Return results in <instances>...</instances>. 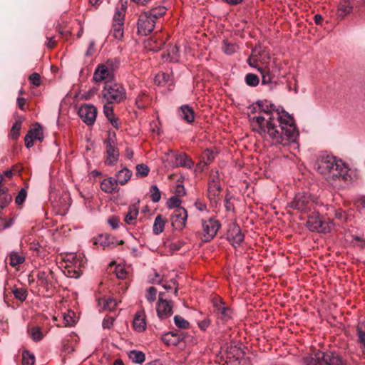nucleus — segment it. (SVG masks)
<instances>
[{
  "label": "nucleus",
  "instance_id": "obj_1",
  "mask_svg": "<svg viewBox=\"0 0 365 365\" xmlns=\"http://www.w3.org/2000/svg\"><path fill=\"white\" fill-rule=\"evenodd\" d=\"M249 110L252 129L267 145L287 146L299 137L294 118L269 101L259 100Z\"/></svg>",
  "mask_w": 365,
  "mask_h": 365
},
{
  "label": "nucleus",
  "instance_id": "obj_2",
  "mask_svg": "<svg viewBox=\"0 0 365 365\" xmlns=\"http://www.w3.org/2000/svg\"><path fill=\"white\" fill-rule=\"evenodd\" d=\"M315 167L329 183L337 185L351 181L350 169L339 159L331 155H322L316 162Z\"/></svg>",
  "mask_w": 365,
  "mask_h": 365
},
{
  "label": "nucleus",
  "instance_id": "obj_3",
  "mask_svg": "<svg viewBox=\"0 0 365 365\" xmlns=\"http://www.w3.org/2000/svg\"><path fill=\"white\" fill-rule=\"evenodd\" d=\"M318 205L317 197L307 192L296 193L293 200L288 203L289 207L303 213L315 210Z\"/></svg>",
  "mask_w": 365,
  "mask_h": 365
},
{
  "label": "nucleus",
  "instance_id": "obj_4",
  "mask_svg": "<svg viewBox=\"0 0 365 365\" xmlns=\"http://www.w3.org/2000/svg\"><path fill=\"white\" fill-rule=\"evenodd\" d=\"M304 365H343L342 360L336 352L316 351L313 355L302 359Z\"/></svg>",
  "mask_w": 365,
  "mask_h": 365
},
{
  "label": "nucleus",
  "instance_id": "obj_5",
  "mask_svg": "<svg viewBox=\"0 0 365 365\" xmlns=\"http://www.w3.org/2000/svg\"><path fill=\"white\" fill-rule=\"evenodd\" d=\"M102 101L112 104L119 103L126 97L125 88L120 84L106 81L101 91Z\"/></svg>",
  "mask_w": 365,
  "mask_h": 365
},
{
  "label": "nucleus",
  "instance_id": "obj_6",
  "mask_svg": "<svg viewBox=\"0 0 365 365\" xmlns=\"http://www.w3.org/2000/svg\"><path fill=\"white\" fill-rule=\"evenodd\" d=\"M202 230L199 237L202 242L211 241L217 235L221 227V223L215 217H208L201 220Z\"/></svg>",
  "mask_w": 365,
  "mask_h": 365
},
{
  "label": "nucleus",
  "instance_id": "obj_7",
  "mask_svg": "<svg viewBox=\"0 0 365 365\" xmlns=\"http://www.w3.org/2000/svg\"><path fill=\"white\" fill-rule=\"evenodd\" d=\"M257 71L262 76V83L263 85L275 82L277 76L279 74V69L274 58L265 65L257 67Z\"/></svg>",
  "mask_w": 365,
  "mask_h": 365
},
{
  "label": "nucleus",
  "instance_id": "obj_8",
  "mask_svg": "<svg viewBox=\"0 0 365 365\" xmlns=\"http://www.w3.org/2000/svg\"><path fill=\"white\" fill-rule=\"evenodd\" d=\"M307 227L312 232L327 233L331 230V223L322 220L318 211H314L312 215L308 216Z\"/></svg>",
  "mask_w": 365,
  "mask_h": 365
},
{
  "label": "nucleus",
  "instance_id": "obj_9",
  "mask_svg": "<svg viewBox=\"0 0 365 365\" xmlns=\"http://www.w3.org/2000/svg\"><path fill=\"white\" fill-rule=\"evenodd\" d=\"M113 77V69L111 68V65L108 61L106 64H101L97 66L93 76V80L96 83H99L103 81H108Z\"/></svg>",
  "mask_w": 365,
  "mask_h": 365
},
{
  "label": "nucleus",
  "instance_id": "obj_10",
  "mask_svg": "<svg viewBox=\"0 0 365 365\" xmlns=\"http://www.w3.org/2000/svg\"><path fill=\"white\" fill-rule=\"evenodd\" d=\"M78 115L86 124L92 125L96 119L97 109L93 105L84 104L80 107Z\"/></svg>",
  "mask_w": 365,
  "mask_h": 365
},
{
  "label": "nucleus",
  "instance_id": "obj_11",
  "mask_svg": "<svg viewBox=\"0 0 365 365\" xmlns=\"http://www.w3.org/2000/svg\"><path fill=\"white\" fill-rule=\"evenodd\" d=\"M155 21L147 14L143 12L138 18V31L140 34L147 36L152 32L155 27Z\"/></svg>",
  "mask_w": 365,
  "mask_h": 365
},
{
  "label": "nucleus",
  "instance_id": "obj_12",
  "mask_svg": "<svg viewBox=\"0 0 365 365\" xmlns=\"http://www.w3.org/2000/svg\"><path fill=\"white\" fill-rule=\"evenodd\" d=\"M156 311L161 320L169 318L173 314L172 302L163 299V293L159 294Z\"/></svg>",
  "mask_w": 365,
  "mask_h": 365
},
{
  "label": "nucleus",
  "instance_id": "obj_13",
  "mask_svg": "<svg viewBox=\"0 0 365 365\" xmlns=\"http://www.w3.org/2000/svg\"><path fill=\"white\" fill-rule=\"evenodd\" d=\"M187 217V212L185 208L174 210L173 212L171 214L170 220L175 229L182 230L186 225Z\"/></svg>",
  "mask_w": 365,
  "mask_h": 365
},
{
  "label": "nucleus",
  "instance_id": "obj_14",
  "mask_svg": "<svg viewBox=\"0 0 365 365\" xmlns=\"http://www.w3.org/2000/svg\"><path fill=\"white\" fill-rule=\"evenodd\" d=\"M227 239L235 247L239 246L242 243L244 240V235L242 233L239 225L232 224L230 226L227 233Z\"/></svg>",
  "mask_w": 365,
  "mask_h": 365
},
{
  "label": "nucleus",
  "instance_id": "obj_15",
  "mask_svg": "<svg viewBox=\"0 0 365 365\" xmlns=\"http://www.w3.org/2000/svg\"><path fill=\"white\" fill-rule=\"evenodd\" d=\"M252 53L256 55L257 62H260L262 66L265 65L273 58L271 57L269 50L267 47L262 46L261 44L255 46L252 48Z\"/></svg>",
  "mask_w": 365,
  "mask_h": 365
},
{
  "label": "nucleus",
  "instance_id": "obj_16",
  "mask_svg": "<svg viewBox=\"0 0 365 365\" xmlns=\"http://www.w3.org/2000/svg\"><path fill=\"white\" fill-rule=\"evenodd\" d=\"M71 258L74 261L75 268L74 269H71L70 266L67 265L68 276L69 277L78 278L81 274L80 267L83 266L84 263L83 257L79 255L78 256H71Z\"/></svg>",
  "mask_w": 365,
  "mask_h": 365
},
{
  "label": "nucleus",
  "instance_id": "obj_17",
  "mask_svg": "<svg viewBox=\"0 0 365 365\" xmlns=\"http://www.w3.org/2000/svg\"><path fill=\"white\" fill-rule=\"evenodd\" d=\"M133 326L136 331L142 332L146 329L145 312L143 309L138 312L133 322Z\"/></svg>",
  "mask_w": 365,
  "mask_h": 365
},
{
  "label": "nucleus",
  "instance_id": "obj_18",
  "mask_svg": "<svg viewBox=\"0 0 365 365\" xmlns=\"http://www.w3.org/2000/svg\"><path fill=\"white\" fill-rule=\"evenodd\" d=\"M227 358L239 360L243 357L245 352L242 349L236 344H230L226 347Z\"/></svg>",
  "mask_w": 365,
  "mask_h": 365
},
{
  "label": "nucleus",
  "instance_id": "obj_19",
  "mask_svg": "<svg viewBox=\"0 0 365 365\" xmlns=\"http://www.w3.org/2000/svg\"><path fill=\"white\" fill-rule=\"evenodd\" d=\"M185 334L183 332L173 334V332H168L163 336V341L168 345L178 346L183 340Z\"/></svg>",
  "mask_w": 365,
  "mask_h": 365
},
{
  "label": "nucleus",
  "instance_id": "obj_20",
  "mask_svg": "<svg viewBox=\"0 0 365 365\" xmlns=\"http://www.w3.org/2000/svg\"><path fill=\"white\" fill-rule=\"evenodd\" d=\"M106 154L105 164L110 166L115 165L119 158V151L117 147L106 146Z\"/></svg>",
  "mask_w": 365,
  "mask_h": 365
},
{
  "label": "nucleus",
  "instance_id": "obj_21",
  "mask_svg": "<svg viewBox=\"0 0 365 365\" xmlns=\"http://www.w3.org/2000/svg\"><path fill=\"white\" fill-rule=\"evenodd\" d=\"M215 308L218 317L222 320L227 321L231 318L232 310L225 307L224 303L221 302L215 303Z\"/></svg>",
  "mask_w": 365,
  "mask_h": 365
},
{
  "label": "nucleus",
  "instance_id": "obj_22",
  "mask_svg": "<svg viewBox=\"0 0 365 365\" xmlns=\"http://www.w3.org/2000/svg\"><path fill=\"white\" fill-rule=\"evenodd\" d=\"M221 190L220 185L218 182L212 180L208 184V197L212 202H216V198L219 196Z\"/></svg>",
  "mask_w": 365,
  "mask_h": 365
},
{
  "label": "nucleus",
  "instance_id": "obj_23",
  "mask_svg": "<svg viewBox=\"0 0 365 365\" xmlns=\"http://www.w3.org/2000/svg\"><path fill=\"white\" fill-rule=\"evenodd\" d=\"M180 118L188 123H192L195 120L193 109L188 105H182L180 107Z\"/></svg>",
  "mask_w": 365,
  "mask_h": 365
},
{
  "label": "nucleus",
  "instance_id": "obj_24",
  "mask_svg": "<svg viewBox=\"0 0 365 365\" xmlns=\"http://www.w3.org/2000/svg\"><path fill=\"white\" fill-rule=\"evenodd\" d=\"M215 158V154L210 149H206L202 155L201 160L197 165L199 169L203 170Z\"/></svg>",
  "mask_w": 365,
  "mask_h": 365
},
{
  "label": "nucleus",
  "instance_id": "obj_25",
  "mask_svg": "<svg viewBox=\"0 0 365 365\" xmlns=\"http://www.w3.org/2000/svg\"><path fill=\"white\" fill-rule=\"evenodd\" d=\"M101 188L106 193H112L118 190L117 181L112 178H106L101 182Z\"/></svg>",
  "mask_w": 365,
  "mask_h": 365
},
{
  "label": "nucleus",
  "instance_id": "obj_26",
  "mask_svg": "<svg viewBox=\"0 0 365 365\" xmlns=\"http://www.w3.org/2000/svg\"><path fill=\"white\" fill-rule=\"evenodd\" d=\"M132 176V171L128 169L127 168H123L120 170L116 174L117 184L125 185L126 184Z\"/></svg>",
  "mask_w": 365,
  "mask_h": 365
},
{
  "label": "nucleus",
  "instance_id": "obj_27",
  "mask_svg": "<svg viewBox=\"0 0 365 365\" xmlns=\"http://www.w3.org/2000/svg\"><path fill=\"white\" fill-rule=\"evenodd\" d=\"M53 272L49 269L38 271L36 275L37 279L43 286H48L51 284Z\"/></svg>",
  "mask_w": 365,
  "mask_h": 365
},
{
  "label": "nucleus",
  "instance_id": "obj_28",
  "mask_svg": "<svg viewBox=\"0 0 365 365\" xmlns=\"http://www.w3.org/2000/svg\"><path fill=\"white\" fill-rule=\"evenodd\" d=\"M175 162L178 165L192 168L194 165L193 161L185 153H180L175 155Z\"/></svg>",
  "mask_w": 365,
  "mask_h": 365
},
{
  "label": "nucleus",
  "instance_id": "obj_29",
  "mask_svg": "<svg viewBox=\"0 0 365 365\" xmlns=\"http://www.w3.org/2000/svg\"><path fill=\"white\" fill-rule=\"evenodd\" d=\"M179 49L177 46H170L168 49V53L163 56V58L166 61L178 62L179 60Z\"/></svg>",
  "mask_w": 365,
  "mask_h": 365
},
{
  "label": "nucleus",
  "instance_id": "obj_30",
  "mask_svg": "<svg viewBox=\"0 0 365 365\" xmlns=\"http://www.w3.org/2000/svg\"><path fill=\"white\" fill-rule=\"evenodd\" d=\"M138 212V207L137 205H130L128 207V212L124 217L125 222L128 225L133 224V222L136 219Z\"/></svg>",
  "mask_w": 365,
  "mask_h": 365
},
{
  "label": "nucleus",
  "instance_id": "obj_31",
  "mask_svg": "<svg viewBox=\"0 0 365 365\" xmlns=\"http://www.w3.org/2000/svg\"><path fill=\"white\" fill-rule=\"evenodd\" d=\"M155 82L162 86L171 85L173 83L172 76L169 73H160L156 75Z\"/></svg>",
  "mask_w": 365,
  "mask_h": 365
},
{
  "label": "nucleus",
  "instance_id": "obj_32",
  "mask_svg": "<svg viewBox=\"0 0 365 365\" xmlns=\"http://www.w3.org/2000/svg\"><path fill=\"white\" fill-rule=\"evenodd\" d=\"M129 359L135 364H142L145 361V356L141 351L131 350L128 353Z\"/></svg>",
  "mask_w": 365,
  "mask_h": 365
},
{
  "label": "nucleus",
  "instance_id": "obj_33",
  "mask_svg": "<svg viewBox=\"0 0 365 365\" xmlns=\"http://www.w3.org/2000/svg\"><path fill=\"white\" fill-rule=\"evenodd\" d=\"M352 9V6L349 0H341L338 6V14L341 16L349 14Z\"/></svg>",
  "mask_w": 365,
  "mask_h": 365
},
{
  "label": "nucleus",
  "instance_id": "obj_34",
  "mask_svg": "<svg viewBox=\"0 0 365 365\" xmlns=\"http://www.w3.org/2000/svg\"><path fill=\"white\" fill-rule=\"evenodd\" d=\"M165 220H163L160 215H157L155 219L153 232L155 235H158L160 234L165 227Z\"/></svg>",
  "mask_w": 365,
  "mask_h": 365
},
{
  "label": "nucleus",
  "instance_id": "obj_35",
  "mask_svg": "<svg viewBox=\"0 0 365 365\" xmlns=\"http://www.w3.org/2000/svg\"><path fill=\"white\" fill-rule=\"evenodd\" d=\"M113 237L107 234L100 235L93 242L94 245H100L103 247H109L113 243Z\"/></svg>",
  "mask_w": 365,
  "mask_h": 365
},
{
  "label": "nucleus",
  "instance_id": "obj_36",
  "mask_svg": "<svg viewBox=\"0 0 365 365\" xmlns=\"http://www.w3.org/2000/svg\"><path fill=\"white\" fill-rule=\"evenodd\" d=\"M166 9L164 6H158L153 8L152 9L145 11L150 17H151L153 20H156L159 17L162 16L165 14Z\"/></svg>",
  "mask_w": 365,
  "mask_h": 365
},
{
  "label": "nucleus",
  "instance_id": "obj_37",
  "mask_svg": "<svg viewBox=\"0 0 365 365\" xmlns=\"http://www.w3.org/2000/svg\"><path fill=\"white\" fill-rule=\"evenodd\" d=\"M111 34L115 39L121 40L123 36V24L113 23Z\"/></svg>",
  "mask_w": 365,
  "mask_h": 365
},
{
  "label": "nucleus",
  "instance_id": "obj_38",
  "mask_svg": "<svg viewBox=\"0 0 365 365\" xmlns=\"http://www.w3.org/2000/svg\"><path fill=\"white\" fill-rule=\"evenodd\" d=\"M10 265L16 267L24 262L25 257L16 252H13L9 256Z\"/></svg>",
  "mask_w": 365,
  "mask_h": 365
},
{
  "label": "nucleus",
  "instance_id": "obj_39",
  "mask_svg": "<svg viewBox=\"0 0 365 365\" xmlns=\"http://www.w3.org/2000/svg\"><path fill=\"white\" fill-rule=\"evenodd\" d=\"M29 132L32 135L34 139L38 140L39 141L43 140V130L38 123H36L35 125L34 128L29 130Z\"/></svg>",
  "mask_w": 365,
  "mask_h": 365
},
{
  "label": "nucleus",
  "instance_id": "obj_40",
  "mask_svg": "<svg viewBox=\"0 0 365 365\" xmlns=\"http://www.w3.org/2000/svg\"><path fill=\"white\" fill-rule=\"evenodd\" d=\"M182 200L177 196L170 197L167 201V207L169 209L178 210V208H183L181 207Z\"/></svg>",
  "mask_w": 365,
  "mask_h": 365
},
{
  "label": "nucleus",
  "instance_id": "obj_41",
  "mask_svg": "<svg viewBox=\"0 0 365 365\" xmlns=\"http://www.w3.org/2000/svg\"><path fill=\"white\" fill-rule=\"evenodd\" d=\"M357 333L359 341L363 344V346L365 348V319L359 323L357 327Z\"/></svg>",
  "mask_w": 365,
  "mask_h": 365
},
{
  "label": "nucleus",
  "instance_id": "obj_42",
  "mask_svg": "<svg viewBox=\"0 0 365 365\" xmlns=\"http://www.w3.org/2000/svg\"><path fill=\"white\" fill-rule=\"evenodd\" d=\"M245 81L247 85L252 87L257 86L259 83V79L258 76L254 73L247 74L245 76Z\"/></svg>",
  "mask_w": 365,
  "mask_h": 365
},
{
  "label": "nucleus",
  "instance_id": "obj_43",
  "mask_svg": "<svg viewBox=\"0 0 365 365\" xmlns=\"http://www.w3.org/2000/svg\"><path fill=\"white\" fill-rule=\"evenodd\" d=\"M125 7L122 4L121 9H117L113 16V23H123L124 22Z\"/></svg>",
  "mask_w": 365,
  "mask_h": 365
},
{
  "label": "nucleus",
  "instance_id": "obj_44",
  "mask_svg": "<svg viewBox=\"0 0 365 365\" xmlns=\"http://www.w3.org/2000/svg\"><path fill=\"white\" fill-rule=\"evenodd\" d=\"M35 362V356L28 351H24L22 355L23 365H34Z\"/></svg>",
  "mask_w": 365,
  "mask_h": 365
},
{
  "label": "nucleus",
  "instance_id": "obj_45",
  "mask_svg": "<svg viewBox=\"0 0 365 365\" xmlns=\"http://www.w3.org/2000/svg\"><path fill=\"white\" fill-rule=\"evenodd\" d=\"M150 169L148 165L145 164H139L136 166L135 175L138 178L146 177L149 173Z\"/></svg>",
  "mask_w": 365,
  "mask_h": 365
},
{
  "label": "nucleus",
  "instance_id": "obj_46",
  "mask_svg": "<svg viewBox=\"0 0 365 365\" xmlns=\"http://www.w3.org/2000/svg\"><path fill=\"white\" fill-rule=\"evenodd\" d=\"M237 46L235 43H229L227 41H223L222 50L227 55L233 54L237 51Z\"/></svg>",
  "mask_w": 365,
  "mask_h": 365
},
{
  "label": "nucleus",
  "instance_id": "obj_47",
  "mask_svg": "<svg viewBox=\"0 0 365 365\" xmlns=\"http://www.w3.org/2000/svg\"><path fill=\"white\" fill-rule=\"evenodd\" d=\"M150 198L153 202H158L161 198V195L158 187L153 185L150 187Z\"/></svg>",
  "mask_w": 365,
  "mask_h": 365
},
{
  "label": "nucleus",
  "instance_id": "obj_48",
  "mask_svg": "<svg viewBox=\"0 0 365 365\" xmlns=\"http://www.w3.org/2000/svg\"><path fill=\"white\" fill-rule=\"evenodd\" d=\"M117 306L116 299L109 297L103 300V309L113 311Z\"/></svg>",
  "mask_w": 365,
  "mask_h": 365
},
{
  "label": "nucleus",
  "instance_id": "obj_49",
  "mask_svg": "<svg viewBox=\"0 0 365 365\" xmlns=\"http://www.w3.org/2000/svg\"><path fill=\"white\" fill-rule=\"evenodd\" d=\"M63 319L66 326H73L76 323L75 313L73 311H68L63 315Z\"/></svg>",
  "mask_w": 365,
  "mask_h": 365
},
{
  "label": "nucleus",
  "instance_id": "obj_50",
  "mask_svg": "<svg viewBox=\"0 0 365 365\" xmlns=\"http://www.w3.org/2000/svg\"><path fill=\"white\" fill-rule=\"evenodd\" d=\"M13 294L14 297L19 300L23 302L25 301L27 297V291L24 288H16L14 289Z\"/></svg>",
  "mask_w": 365,
  "mask_h": 365
},
{
  "label": "nucleus",
  "instance_id": "obj_51",
  "mask_svg": "<svg viewBox=\"0 0 365 365\" xmlns=\"http://www.w3.org/2000/svg\"><path fill=\"white\" fill-rule=\"evenodd\" d=\"M112 105V103H104L103 113L108 120L115 116Z\"/></svg>",
  "mask_w": 365,
  "mask_h": 365
},
{
  "label": "nucleus",
  "instance_id": "obj_52",
  "mask_svg": "<svg viewBox=\"0 0 365 365\" xmlns=\"http://www.w3.org/2000/svg\"><path fill=\"white\" fill-rule=\"evenodd\" d=\"M174 322L180 329H186L189 327V322L178 315L174 317Z\"/></svg>",
  "mask_w": 365,
  "mask_h": 365
},
{
  "label": "nucleus",
  "instance_id": "obj_53",
  "mask_svg": "<svg viewBox=\"0 0 365 365\" xmlns=\"http://www.w3.org/2000/svg\"><path fill=\"white\" fill-rule=\"evenodd\" d=\"M157 289L154 287H150L146 292L145 297L150 303H153L156 299Z\"/></svg>",
  "mask_w": 365,
  "mask_h": 365
},
{
  "label": "nucleus",
  "instance_id": "obj_54",
  "mask_svg": "<svg viewBox=\"0 0 365 365\" xmlns=\"http://www.w3.org/2000/svg\"><path fill=\"white\" fill-rule=\"evenodd\" d=\"M31 336L34 341H39L43 338L42 332L38 327L31 329Z\"/></svg>",
  "mask_w": 365,
  "mask_h": 365
},
{
  "label": "nucleus",
  "instance_id": "obj_55",
  "mask_svg": "<svg viewBox=\"0 0 365 365\" xmlns=\"http://www.w3.org/2000/svg\"><path fill=\"white\" fill-rule=\"evenodd\" d=\"M21 123L20 121H16L11 130V135L12 138L16 139L19 135V130L21 129Z\"/></svg>",
  "mask_w": 365,
  "mask_h": 365
},
{
  "label": "nucleus",
  "instance_id": "obj_56",
  "mask_svg": "<svg viewBox=\"0 0 365 365\" xmlns=\"http://www.w3.org/2000/svg\"><path fill=\"white\" fill-rule=\"evenodd\" d=\"M26 190L24 188H21L17 196L15 199V202L17 205H21L26 200Z\"/></svg>",
  "mask_w": 365,
  "mask_h": 365
},
{
  "label": "nucleus",
  "instance_id": "obj_57",
  "mask_svg": "<svg viewBox=\"0 0 365 365\" xmlns=\"http://www.w3.org/2000/svg\"><path fill=\"white\" fill-rule=\"evenodd\" d=\"M11 196L6 194V192L4 194V196L0 195V209L6 207L11 201Z\"/></svg>",
  "mask_w": 365,
  "mask_h": 365
},
{
  "label": "nucleus",
  "instance_id": "obj_58",
  "mask_svg": "<svg viewBox=\"0 0 365 365\" xmlns=\"http://www.w3.org/2000/svg\"><path fill=\"white\" fill-rule=\"evenodd\" d=\"M29 81L31 83H32L35 86H39L41 85V77L40 75L37 73H33L29 76Z\"/></svg>",
  "mask_w": 365,
  "mask_h": 365
},
{
  "label": "nucleus",
  "instance_id": "obj_59",
  "mask_svg": "<svg viewBox=\"0 0 365 365\" xmlns=\"http://www.w3.org/2000/svg\"><path fill=\"white\" fill-rule=\"evenodd\" d=\"M108 223L114 230L119 227L120 220L116 216H112L108 220Z\"/></svg>",
  "mask_w": 365,
  "mask_h": 365
},
{
  "label": "nucleus",
  "instance_id": "obj_60",
  "mask_svg": "<svg viewBox=\"0 0 365 365\" xmlns=\"http://www.w3.org/2000/svg\"><path fill=\"white\" fill-rule=\"evenodd\" d=\"M114 317H106L102 323V326L104 329H110L113 327V322H114Z\"/></svg>",
  "mask_w": 365,
  "mask_h": 365
},
{
  "label": "nucleus",
  "instance_id": "obj_61",
  "mask_svg": "<svg viewBox=\"0 0 365 365\" xmlns=\"http://www.w3.org/2000/svg\"><path fill=\"white\" fill-rule=\"evenodd\" d=\"M255 57H256V55L252 52L251 55L250 56V57L247 59V63L250 66L257 69V67H259V66L257 65V58Z\"/></svg>",
  "mask_w": 365,
  "mask_h": 365
},
{
  "label": "nucleus",
  "instance_id": "obj_62",
  "mask_svg": "<svg viewBox=\"0 0 365 365\" xmlns=\"http://www.w3.org/2000/svg\"><path fill=\"white\" fill-rule=\"evenodd\" d=\"M185 189L182 185H178L175 188V195L179 198L185 195Z\"/></svg>",
  "mask_w": 365,
  "mask_h": 365
},
{
  "label": "nucleus",
  "instance_id": "obj_63",
  "mask_svg": "<svg viewBox=\"0 0 365 365\" xmlns=\"http://www.w3.org/2000/svg\"><path fill=\"white\" fill-rule=\"evenodd\" d=\"M24 141H25V145L27 148H30L34 145V138L32 137V135L30 134L29 132H28V133L25 136Z\"/></svg>",
  "mask_w": 365,
  "mask_h": 365
},
{
  "label": "nucleus",
  "instance_id": "obj_64",
  "mask_svg": "<svg viewBox=\"0 0 365 365\" xmlns=\"http://www.w3.org/2000/svg\"><path fill=\"white\" fill-rule=\"evenodd\" d=\"M178 285V282L175 279H171L170 282H166L165 284H163V287L169 291L170 289H173V287H175V286Z\"/></svg>",
  "mask_w": 365,
  "mask_h": 365
}]
</instances>
